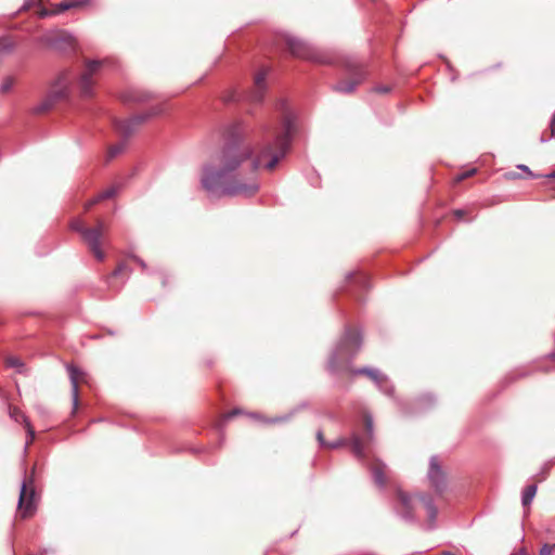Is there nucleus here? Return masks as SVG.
Instances as JSON below:
<instances>
[{
  "mask_svg": "<svg viewBox=\"0 0 555 555\" xmlns=\"http://www.w3.org/2000/svg\"><path fill=\"white\" fill-rule=\"evenodd\" d=\"M118 192L117 186H111L106 189L105 191L101 192L98 196H95L93 199L87 203L86 208H90L92 205L96 204L100 201L108 199L115 196Z\"/></svg>",
  "mask_w": 555,
  "mask_h": 555,
  "instance_id": "4be33fe9",
  "label": "nucleus"
},
{
  "mask_svg": "<svg viewBox=\"0 0 555 555\" xmlns=\"http://www.w3.org/2000/svg\"><path fill=\"white\" fill-rule=\"evenodd\" d=\"M133 259H134V260H135V261H137V262L142 267V268H145V262H144L142 259H140V258H138V257H133Z\"/></svg>",
  "mask_w": 555,
  "mask_h": 555,
  "instance_id": "e433bc0d",
  "label": "nucleus"
},
{
  "mask_svg": "<svg viewBox=\"0 0 555 555\" xmlns=\"http://www.w3.org/2000/svg\"><path fill=\"white\" fill-rule=\"evenodd\" d=\"M7 364L10 367L17 369V372H20V373L23 372L24 364L18 358H14V357L8 358Z\"/></svg>",
  "mask_w": 555,
  "mask_h": 555,
  "instance_id": "a878e982",
  "label": "nucleus"
},
{
  "mask_svg": "<svg viewBox=\"0 0 555 555\" xmlns=\"http://www.w3.org/2000/svg\"><path fill=\"white\" fill-rule=\"evenodd\" d=\"M127 269L126 264L121 263L119 264L114 271L113 273L111 274V276L108 278V285L111 286V280L115 276H118L119 274H121L125 270Z\"/></svg>",
  "mask_w": 555,
  "mask_h": 555,
  "instance_id": "c756f323",
  "label": "nucleus"
},
{
  "mask_svg": "<svg viewBox=\"0 0 555 555\" xmlns=\"http://www.w3.org/2000/svg\"><path fill=\"white\" fill-rule=\"evenodd\" d=\"M441 555H454V554H453V553H451V552H449V551H444V552H442V554H441Z\"/></svg>",
  "mask_w": 555,
  "mask_h": 555,
  "instance_id": "79ce46f5",
  "label": "nucleus"
},
{
  "mask_svg": "<svg viewBox=\"0 0 555 555\" xmlns=\"http://www.w3.org/2000/svg\"><path fill=\"white\" fill-rule=\"evenodd\" d=\"M427 479L436 493L442 494L447 489V476L437 455L429 459Z\"/></svg>",
  "mask_w": 555,
  "mask_h": 555,
  "instance_id": "0eeeda50",
  "label": "nucleus"
},
{
  "mask_svg": "<svg viewBox=\"0 0 555 555\" xmlns=\"http://www.w3.org/2000/svg\"><path fill=\"white\" fill-rule=\"evenodd\" d=\"M241 413H242V411H241L240 409H235V410L231 411L230 413H228V414L225 415V418H227V420H230V418H232L233 416L238 415V414H241Z\"/></svg>",
  "mask_w": 555,
  "mask_h": 555,
  "instance_id": "f704fd0d",
  "label": "nucleus"
},
{
  "mask_svg": "<svg viewBox=\"0 0 555 555\" xmlns=\"http://www.w3.org/2000/svg\"><path fill=\"white\" fill-rule=\"evenodd\" d=\"M519 555H527V553L522 550Z\"/></svg>",
  "mask_w": 555,
  "mask_h": 555,
  "instance_id": "c03bdc74",
  "label": "nucleus"
},
{
  "mask_svg": "<svg viewBox=\"0 0 555 555\" xmlns=\"http://www.w3.org/2000/svg\"><path fill=\"white\" fill-rule=\"evenodd\" d=\"M378 93H388L390 91V87L379 86L374 89Z\"/></svg>",
  "mask_w": 555,
  "mask_h": 555,
  "instance_id": "72a5a7b5",
  "label": "nucleus"
},
{
  "mask_svg": "<svg viewBox=\"0 0 555 555\" xmlns=\"http://www.w3.org/2000/svg\"><path fill=\"white\" fill-rule=\"evenodd\" d=\"M267 72L262 70L255 76V88L250 93V100L254 102H260L263 99L267 86H266Z\"/></svg>",
  "mask_w": 555,
  "mask_h": 555,
  "instance_id": "dca6fc26",
  "label": "nucleus"
},
{
  "mask_svg": "<svg viewBox=\"0 0 555 555\" xmlns=\"http://www.w3.org/2000/svg\"><path fill=\"white\" fill-rule=\"evenodd\" d=\"M40 15L41 16H47V15H49V12L48 11H42Z\"/></svg>",
  "mask_w": 555,
  "mask_h": 555,
  "instance_id": "37998d69",
  "label": "nucleus"
},
{
  "mask_svg": "<svg viewBox=\"0 0 555 555\" xmlns=\"http://www.w3.org/2000/svg\"><path fill=\"white\" fill-rule=\"evenodd\" d=\"M102 227L103 224L100 222L96 229H88L79 219L74 220L70 224L72 230L78 232L82 236L83 241L88 244L98 260H103L105 257L100 247Z\"/></svg>",
  "mask_w": 555,
  "mask_h": 555,
  "instance_id": "423d86ee",
  "label": "nucleus"
},
{
  "mask_svg": "<svg viewBox=\"0 0 555 555\" xmlns=\"http://www.w3.org/2000/svg\"><path fill=\"white\" fill-rule=\"evenodd\" d=\"M517 168H518V169H520V170H522L524 172H526V173H527V176H528L529 178H538V177H539L538 175L533 173V172L529 169V167H528V166H526V165H518V166H517Z\"/></svg>",
  "mask_w": 555,
  "mask_h": 555,
  "instance_id": "2f4dec72",
  "label": "nucleus"
},
{
  "mask_svg": "<svg viewBox=\"0 0 555 555\" xmlns=\"http://www.w3.org/2000/svg\"><path fill=\"white\" fill-rule=\"evenodd\" d=\"M67 371L69 374V380L72 385L73 413H75L79 404L78 385L80 382L85 380L86 374L74 365H67Z\"/></svg>",
  "mask_w": 555,
  "mask_h": 555,
  "instance_id": "4468645a",
  "label": "nucleus"
},
{
  "mask_svg": "<svg viewBox=\"0 0 555 555\" xmlns=\"http://www.w3.org/2000/svg\"><path fill=\"white\" fill-rule=\"evenodd\" d=\"M35 490L29 488L27 482L24 480L20 490L18 508L22 513V517L26 518L34 513L35 509Z\"/></svg>",
  "mask_w": 555,
  "mask_h": 555,
  "instance_id": "9b49d317",
  "label": "nucleus"
},
{
  "mask_svg": "<svg viewBox=\"0 0 555 555\" xmlns=\"http://www.w3.org/2000/svg\"><path fill=\"white\" fill-rule=\"evenodd\" d=\"M350 444L354 456L358 457L359 460H363L365 456L363 440L357 434H353L351 437Z\"/></svg>",
  "mask_w": 555,
  "mask_h": 555,
  "instance_id": "aec40b11",
  "label": "nucleus"
},
{
  "mask_svg": "<svg viewBox=\"0 0 555 555\" xmlns=\"http://www.w3.org/2000/svg\"><path fill=\"white\" fill-rule=\"evenodd\" d=\"M317 439L321 447L330 448V449H337V448L344 447L348 443V440L345 438H338V439L334 440L333 442H326L324 439L323 433L321 430H319L317 433Z\"/></svg>",
  "mask_w": 555,
  "mask_h": 555,
  "instance_id": "412c9836",
  "label": "nucleus"
},
{
  "mask_svg": "<svg viewBox=\"0 0 555 555\" xmlns=\"http://www.w3.org/2000/svg\"><path fill=\"white\" fill-rule=\"evenodd\" d=\"M545 141H546L545 138L542 137L541 142L544 143Z\"/></svg>",
  "mask_w": 555,
  "mask_h": 555,
  "instance_id": "a18cd8bd",
  "label": "nucleus"
},
{
  "mask_svg": "<svg viewBox=\"0 0 555 555\" xmlns=\"http://www.w3.org/2000/svg\"><path fill=\"white\" fill-rule=\"evenodd\" d=\"M296 410H293L292 412L287 413V414H284V415H281V416H276V417H272V418H268V417H264L258 413H251L249 414L253 418L257 420V421H260L262 423H266V424H279V423H285L287 421H289L293 415L295 414Z\"/></svg>",
  "mask_w": 555,
  "mask_h": 555,
  "instance_id": "a211bd4d",
  "label": "nucleus"
},
{
  "mask_svg": "<svg viewBox=\"0 0 555 555\" xmlns=\"http://www.w3.org/2000/svg\"><path fill=\"white\" fill-rule=\"evenodd\" d=\"M0 48H1L3 53H8V52H10L12 50V44L7 43V42H4L3 40L0 39Z\"/></svg>",
  "mask_w": 555,
  "mask_h": 555,
  "instance_id": "473e14b6",
  "label": "nucleus"
},
{
  "mask_svg": "<svg viewBox=\"0 0 555 555\" xmlns=\"http://www.w3.org/2000/svg\"><path fill=\"white\" fill-rule=\"evenodd\" d=\"M293 129L292 116L285 115L282 129L266 130L264 141L256 156L246 167H242L253 153L248 146L242 144L238 126H232L229 129L230 140L219 157L220 167L204 165L202 186L211 195L253 196L259 190L257 170L260 167L272 170L285 157L291 146Z\"/></svg>",
  "mask_w": 555,
  "mask_h": 555,
  "instance_id": "f257e3e1",
  "label": "nucleus"
},
{
  "mask_svg": "<svg viewBox=\"0 0 555 555\" xmlns=\"http://www.w3.org/2000/svg\"><path fill=\"white\" fill-rule=\"evenodd\" d=\"M537 489L538 488L535 485H530L524 489L522 494H521V503L524 506H528L531 504V502L537 493Z\"/></svg>",
  "mask_w": 555,
  "mask_h": 555,
  "instance_id": "5701e85b",
  "label": "nucleus"
},
{
  "mask_svg": "<svg viewBox=\"0 0 555 555\" xmlns=\"http://www.w3.org/2000/svg\"><path fill=\"white\" fill-rule=\"evenodd\" d=\"M12 86H13V79L11 77H8L0 85V91L5 93L11 90Z\"/></svg>",
  "mask_w": 555,
  "mask_h": 555,
  "instance_id": "cd10ccee",
  "label": "nucleus"
},
{
  "mask_svg": "<svg viewBox=\"0 0 555 555\" xmlns=\"http://www.w3.org/2000/svg\"><path fill=\"white\" fill-rule=\"evenodd\" d=\"M398 505L396 506V511L398 515L406 521H412L415 518V505L417 502L422 503L424 508L427 512L428 520L427 527L428 529H434L436 526L438 509L434 503V500L428 494H420L416 498H413L401 490H398Z\"/></svg>",
  "mask_w": 555,
  "mask_h": 555,
  "instance_id": "7ed1b4c3",
  "label": "nucleus"
},
{
  "mask_svg": "<svg viewBox=\"0 0 555 555\" xmlns=\"http://www.w3.org/2000/svg\"><path fill=\"white\" fill-rule=\"evenodd\" d=\"M353 275H354V274H353V272H349V273L346 275V279H347V280H350V279H352V278H353Z\"/></svg>",
  "mask_w": 555,
  "mask_h": 555,
  "instance_id": "a19ab883",
  "label": "nucleus"
},
{
  "mask_svg": "<svg viewBox=\"0 0 555 555\" xmlns=\"http://www.w3.org/2000/svg\"><path fill=\"white\" fill-rule=\"evenodd\" d=\"M285 40L288 50L293 55L302 59H311L317 62H325L323 59L317 56L315 53L312 51V48L302 40L293 36H287Z\"/></svg>",
  "mask_w": 555,
  "mask_h": 555,
  "instance_id": "1a4fd4ad",
  "label": "nucleus"
},
{
  "mask_svg": "<svg viewBox=\"0 0 555 555\" xmlns=\"http://www.w3.org/2000/svg\"><path fill=\"white\" fill-rule=\"evenodd\" d=\"M149 94L141 90L129 89L121 94L124 102H144L149 99Z\"/></svg>",
  "mask_w": 555,
  "mask_h": 555,
  "instance_id": "f3484780",
  "label": "nucleus"
},
{
  "mask_svg": "<svg viewBox=\"0 0 555 555\" xmlns=\"http://www.w3.org/2000/svg\"><path fill=\"white\" fill-rule=\"evenodd\" d=\"M506 177H507V178H509V179H516V178H519V176H518L517 173H515V172H508V173L506 175Z\"/></svg>",
  "mask_w": 555,
  "mask_h": 555,
  "instance_id": "4c0bfd02",
  "label": "nucleus"
},
{
  "mask_svg": "<svg viewBox=\"0 0 555 555\" xmlns=\"http://www.w3.org/2000/svg\"><path fill=\"white\" fill-rule=\"evenodd\" d=\"M72 85V77L68 72H63L56 79L51 91L47 98L41 101L37 106L34 107V113L41 114L46 113L53 107V105L67 96L69 86Z\"/></svg>",
  "mask_w": 555,
  "mask_h": 555,
  "instance_id": "39448f33",
  "label": "nucleus"
},
{
  "mask_svg": "<svg viewBox=\"0 0 555 555\" xmlns=\"http://www.w3.org/2000/svg\"><path fill=\"white\" fill-rule=\"evenodd\" d=\"M475 172H476V169H475V168L469 169V170H466V171H464V172H462V173L457 175V176H456V178H455V180H456L457 182L463 181V180L467 179L468 177L473 176Z\"/></svg>",
  "mask_w": 555,
  "mask_h": 555,
  "instance_id": "7c9ffc66",
  "label": "nucleus"
},
{
  "mask_svg": "<svg viewBox=\"0 0 555 555\" xmlns=\"http://www.w3.org/2000/svg\"><path fill=\"white\" fill-rule=\"evenodd\" d=\"M372 475H373V479L376 485H378L379 487L385 486L386 479H385L384 469L382 466L374 467L372 469Z\"/></svg>",
  "mask_w": 555,
  "mask_h": 555,
  "instance_id": "b1692460",
  "label": "nucleus"
},
{
  "mask_svg": "<svg viewBox=\"0 0 555 555\" xmlns=\"http://www.w3.org/2000/svg\"><path fill=\"white\" fill-rule=\"evenodd\" d=\"M554 548H555V544L545 543L540 548L539 555H552V552Z\"/></svg>",
  "mask_w": 555,
  "mask_h": 555,
  "instance_id": "c85d7f7f",
  "label": "nucleus"
},
{
  "mask_svg": "<svg viewBox=\"0 0 555 555\" xmlns=\"http://www.w3.org/2000/svg\"><path fill=\"white\" fill-rule=\"evenodd\" d=\"M354 374H363L371 378L378 389L387 396H392L393 387L389 383L388 377L377 369L361 367L354 371Z\"/></svg>",
  "mask_w": 555,
  "mask_h": 555,
  "instance_id": "9d476101",
  "label": "nucleus"
},
{
  "mask_svg": "<svg viewBox=\"0 0 555 555\" xmlns=\"http://www.w3.org/2000/svg\"><path fill=\"white\" fill-rule=\"evenodd\" d=\"M102 64V61H91L87 64L86 72L81 75L79 80L80 92L83 96L92 94V76L99 70Z\"/></svg>",
  "mask_w": 555,
  "mask_h": 555,
  "instance_id": "ddd939ff",
  "label": "nucleus"
},
{
  "mask_svg": "<svg viewBox=\"0 0 555 555\" xmlns=\"http://www.w3.org/2000/svg\"><path fill=\"white\" fill-rule=\"evenodd\" d=\"M434 402L435 398L431 395H424L417 400L420 408L429 406L434 404Z\"/></svg>",
  "mask_w": 555,
  "mask_h": 555,
  "instance_id": "bb28decb",
  "label": "nucleus"
},
{
  "mask_svg": "<svg viewBox=\"0 0 555 555\" xmlns=\"http://www.w3.org/2000/svg\"><path fill=\"white\" fill-rule=\"evenodd\" d=\"M87 0H64L55 5V9L53 10V14H59L61 12H64L69 9L82 7L87 4Z\"/></svg>",
  "mask_w": 555,
  "mask_h": 555,
  "instance_id": "6ab92c4d",
  "label": "nucleus"
},
{
  "mask_svg": "<svg viewBox=\"0 0 555 555\" xmlns=\"http://www.w3.org/2000/svg\"><path fill=\"white\" fill-rule=\"evenodd\" d=\"M365 430L367 440L371 441L373 439V417L370 414L364 416Z\"/></svg>",
  "mask_w": 555,
  "mask_h": 555,
  "instance_id": "393cba45",
  "label": "nucleus"
},
{
  "mask_svg": "<svg viewBox=\"0 0 555 555\" xmlns=\"http://www.w3.org/2000/svg\"><path fill=\"white\" fill-rule=\"evenodd\" d=\"M10 416L16 423H22V424L25 425V428L27 430V436H28L27 441H26V446H25V449H27V447L35 439V430H34V428L31 427V425H30L28 418L26 417V415L22 411H20L18 409L10 408Z\"/></svg>",
  "mask_w": 555,
  "mask_h": 555,
  "instance_id": "2eb2a0df",
  "label": "nucleus"
},
{
  "mask_svg": "<svg viewBox=\"0 0 555 555\" xmlns=\"http://www.w3.org/2000/svg\"><path fill=\"white\" fill-rule=\"evenodd\" d=\"M43 41L57 51H66L74 47V37L66 31H57L44 36Z\"/></svg>",
  "mask_w": 555,
  "mask_h": 555,
  "instance_id": "f8f14e48",
  "label": "nucleus"
},
{
  "mask_svg": "<svg viewBox=\"0 0 555 555\" xmlns=\"http://www.w3.org/2000/svg\"><path fill=\"white\" fill-rule=\"evenodd\" d=\"M165 112L164 104H157L144 113L137 114L129 119L115 120L114 126L116 131L124 137V140L108 149L106 160L109 162L117 155L122 153L126 149V139L134 133L140 125L145 122L152 117L158 116Z\"/></svg>",
  "mask_w": 555,
  "mask_h": 555,
  "instance_id": "f03ea898",
  "label": "nucleus"
},
{
  "mask_svg": "<svg viewBox=\"0 0 555 555\" xmlns=\"http://www.w3.org/2000/svg\"><path fill=\"white\" fill-rule=\"evenodd\" d=\"M362 346V336L358 331L346 328V332L328 359V370L338 371L345 363H349Z\"/></svg>",
  "mask_w": 555,
  "mask_h": 555,
  "instance_id": "20e7f679",
  "label": "nucleus"
},
{
  "mask_svg": "<svg viewBox=\"0 0 555 555\" xmlns=\"http://www.w3.org/2000/svg\"><path fill=\"white\" fill-rule=\"evenodd\" d=\"M347 69L351 78L341 80L334 86V90L341 93H351L365 78V72L359 63H348Z\"/></svg>",
  "mask_w": 555,
  "mask_h": 555,
  "instance_id": "6e6552de",
  "label": "nucleus"
},
{
  "mask_svg": "<svg viewBox=\"0 0 555 555\" xmlns=\"http://www.w3.org/2000/svg\"><path fill=\"white\" fill-rule=\"evenodd\" d=\"M546 178L554 179L555 178V170L548 175L545 176Z\"/></svg>",
  "mask_w": 555,
  "mask_h": 555,
  "instance_id": "ea45409f",
  "label": "nucleus"
},
{
  "mask_svg": "<svg viewBox=\"0 0 555 555\" xmlns=\"http://www.w3.org/2000/svg\"><path fill=\"white\" fill-rule=\"evenodd\" d=\"M454 214L457 218H462L464 216V210L457 209L454 211Z\"/></svg>",
  "mask_w": 555,
  "mask_h": 555,
  "instance_id": "58836bf2",
  "label": "nucleus"
},
{
  "mask_svg": "<svg viewBox=\"0 0 555 555\" xmlns=\"http://www.w3.org/2000/svg\"><path fill=\"white\" fill-rule=\"evenodd\" d=\"M551 131H552V137L555 135V114L553 115L552 119H551Z\"/></svg>",
  "mask_w": 555,
  "mask_h": 555,
  "instance_id": "c9c22d12",
  "label": "nucleus"
}]
</instances>
